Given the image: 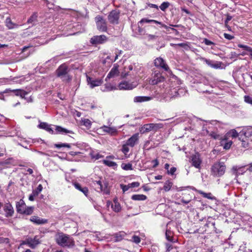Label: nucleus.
<instances>
[{"mask_svg": "<svg viewBox=\"0 0 252 252\" xmlns=\"http://www.w3.org/2000/svg\"><path fill=\"white\" fill-rule=\"evenodd\" d=\"M55 240L57 244L63 247L71 248L75 245L71 237L62 232L58 233L55 235Z\"/></svg>", "mask_w": 252, "mask_h": 252, "instance_id": "obj_1", "label": "nucleus"}, {"mask_svg": "<svg viewBox=\"0 0 252 252\" xmlns=\"http://www.w3.org/2000/svg\"><path fill=\"white\" fill-rule=\"evenodd\" d=\"M226 166L224 162H217L211 167V175L214 177H220L224 174Z\"/></svg>", "mask_w": 252, "mask_h": 252, "instance_id": "obj_2", "label": "nucleus"}, {"mask_svg": "<svg viewBox=\"0 0 252 252\" xmlns=\"http://www.w3.org/2000/svg\"><path fill=\"white\" fill-rule=\"evenodd\" d=\"M69 69L65 64H62L56 70L57 76L60 77L63 81L68 82L71 77L68 74Z\"/></svg>", "mask_w": 252, "mask_h": 252, "instance_id": "obj_3", "label": "nucleus"}, {"mask_svg": "<svg viewBox=\"0 0 252 252\" xmlns=\"http://www.w3.org/2000/svg\"><path fill=\"white\" fill-rule=\"evenodd\" d=\"M167 86L166 83H163L162 85H158V87L160 88V95L163 98L166 99V100L174 96L173 92L176 93V90L175 88L171 89Z\"/></svg>", "mask_w": 252, "mask_h": 252, "instance_id": "obj_4", "label": "nucleus"}, {"mask_svg": "<svg viewBox=\"0 0 252 252\" xmlns=\"http://www.w3.org/2000/svg\"><path fill=\"white\" fill-rule=\"evenodd\" d=\"M95 21L97 29L99 31L101 32H106L107 31V22L102 16L98 15L95 17Z\"/></svg>", "mask_w": 252, "mask_h": 252, "instance_id": "obj_5", "label": "nucleus"}, {"mask_svg": "<svg viewBox=\"0 0 252 252\" xmlns=\"http://www.w3.org/2000/svg\"><path fill=\"white\" fill-rule=\"evenodd\" d=\"M158 67L162 69L165 71V76L168 77L173 75L166 62L161 58H158Z\"/></svg>", "mask_w": 252, "mask_h": 252, "instance_id": "obj_6", "label": "nucleus"}, {"mask_svg": "<svg viewBox=\"0 0 252 252\" xmlns=\"http://www.w3.org/2000/svg\"><path fill=\"white\" fill-rule=\"evenodd\" d=\"M108 40L107 37L104 35H95L90 39V43L93 45L101 44Z\"/></svg>", "mask_w": 252, "mask_h": 252, "instance_id": "obj_7", "label": "nucleus"}, {"mask_svg": "<svg viewBox=\"0 0 252 252\" xmlns=\"http://www.w3.org/2000/svg\"><path fill=\"white\" fill-rule=\"evenodd\" d=\"M120 16V12L117 10L111 11L108 16L109 22L112 24H118Z\"/></svg>", "mask_w": 252, "mask_h": 252, "instance_id": "obj_8", "label": "nucleus"}, {"mask_svg": "<svg viewBox=\"0 0 252 252\" xmlns=\"http://www.w3.org/2000/svg\"><path fill=\"white\" fill-rule=\"evenodd\" d=\"M190 160L191 164L193 166L198 169L200 168L202 159H201L200 155L198 153H196L195 154L192 155L190 157Z\"/></svg>", "mask_w": 252, "mask_h": 252, "instance_id": "obj_9", "label": "nucleus"}, {"mask_svg": "<svg viewBox=\"0 0 252 252\" xmlns=\"http://www.w3.org/2000/svg\"><path fill=\"white\" fill-rule=\"evenodd\" d=\"M96 184L98 186V188L100 189L104 194L109 195L110 194V189L108 187V183L107 182L98 181L96 182Z\"/></svg>", "mask_w": 252, "mask_h": 252, "instance_id": "obj_10", "label": "nucleus"}, {"mask_svg": "<svg viewBox=\"0 0 252 252\" xmlns=\"http://www.w3.org/2000/svg\"><path fill=\"white\" fill-rule=\"evenodd\" d=\"M87 81L91 88L101 85L103 83V80L101 79H94L87 76Z\"/></svg>", "mask_w": 252, "mask_h": 252, "instance_id": "obj_11", "label": "nucleus"}, {"mask_svg": "<svg viewBox=\"0 0 252 252\" xmlns=\"http://www.w3.org/2000/svg\"><path fill=\"white\" fill-rule=\"evenodd\" d=\"M27 242L29 243V247L32 249L35 248L40 243V241L38 236H35L33 238L27 237Z\"/></svg>", "mask_w": 252, "mask_h": 252, "instance_id": "obj_12", "label": "nucleus"}, {"mask_svg": "<svg viewBox=\"0 0 252 252\" xmlns=\"http://www.w3.org/2000/svg\"><path fill=\"white\" fill-rule=\"evenodd\" d=\"M3 211L4 215L7 218L12 217L14 212L13 208L10 203H6L4 205Z\"/></svg>", "mask_w": 252, "mask_h": 252, "instance_id": "obj_13", "label": "nucleus"}, {"mask_svg": "<svg viewBox=\"0 0 252 252\" xmlns=\"http://www.w3.org/2000/svg\"><path fill=\"white\" fill-rule=\"evenodd\" d=\"M144 23H149L150 24V25L148 26V30H150V29H152L154 30V31H156V28L155 27H153V24H158V21L154 20H150L146 18H143L141 20V21L138 23V27L141 26H142V24Z\"/></svg>", "mask_w": 252, "mask_h": 252, "instance_id": "obj_14", "label": "nucleus"}, {"mask_svg": "<svg viewBox=\"0 0 252 252\" xmlns=\"http://www.w3.org/2000/svg\"><path fill=\"white\" fill-rule=\"evenodd\" d=\"M103 131L108 133L111 135H115L117 134L118 130L116 127H110L106 126H103L101 127Z\"/></svg>", "mask_w": 252, "mask_h": 252, "instance_id": "obj_15", "label": "nucleus"}, {"mask_svg": "<svg viewBox=\"0 0 252 252\" xmlns=\"http://www.w3.org/2000/svg\"><path fill=\"white\" fill-rule=\"evenodd\" d=\"M119 73V71L118 69V66L114 65L106 77L105 81H108V79L118 76Z\"/></svg>", "mask_w": 252, "mask_h": 252, "instance_id": "obj_16", "label": "nucleus"}, {"mask_svg": "<svg viewBox=\"0 0 252 252\" xmlns=\"http://www.w3.org/2000/svg\"><path fill=\"white\" fill-rule=\"evenodd\" d=\"M42 186L41 184H39L38 187L35 189L32 190V192L31 194L30 195L29 197V199L30 201H33L34 200V197L37 196L39 193L42 190Z\"/></svg>", "mask_w": 252, "mask_h": 252, "instance_id": "obj_17", "label": "nucleus"}, {"mask_svg": "<svg viewBox=\"0 0 252 252\" xmlns=\"http://www.w3.org/2000/svg\"><path fill=\"white\" fill-rule=\"evenodd\" d=\"M139 138V134L135 133L133 134L131 137H130L127 141L126 143L127 145H129L131 147H133L137 143Z\"/></svg>", "mask_w": 252, "mask_h": 252, "instance_id": "obj_18", "label": "nucleus"}, {"mask_svg": "<svg viewBox=\"0 0 252 252\" xmlns=\"http://www.w3.org/2000/svg\"><path fill=\"white\" fill-rule=\"evenodd\" d=\"M118 87L120 90H132L136 87V85L123 82L119 84Z\"/></svg>", "mask_w": 252, "mask_h": 252, "instance_id": "obj_19", "label": "nucleus"}, {"mask_svg": "<svg viewBox=\"0 0 252 252\" xmlns=\"http://www.w3.org/2000/svg\"><path fill=\"white\" fill-rule=\"evenodd\" d=\"M30 220L36 224H43L47 223L48 220L46 219H41L35 216H32Z\"/></svg>", "mask_w": 252, "mask_h": 252, "instance_id": "obj_20", "label": "nucleus"}, {"mask_svg": "<svg viewBox=\"0 0 252 252\" xmlns=\"http://www.w3.org/2000/svg\"><path fill=\"white\" fill-rule=\"evenodd\" d=\"M245 166L238 167L233 166L232 168V173L235 175L236 177H238L239 175L243 174L246 172L244 169Z\"/></svg>", "mask_w": 252, "mask_h": 252, "instance_id": "obj_21", "label": "nucleus"}, {"mask_svg": "<svg viewBox=\"0 0 252 252\" xmlns=\"http://www.w3.org/2000/svg\"><path fill=\"white\" fill-rule=\"evenodd\" d=\"M73 185L76 189L81 191L86 196H88L89 193L88 188L86 187H82L81 185L77 182L73 183Z\"/></svg>", "mask_w": 252, "mask_h": 252, "instance_id": "obj_22", "label": "nucleus"}, {"mask_svg": "<svg viewBox=\"0 0 252 252\" xmlns=\"http://www.w3.org/2000/svg\"><path fill=\"white\" fill-rule=\"evenodd\" d=\"M38 127L46 130L47 131H48L51 134H55L54 131L51 128V125H49L47 123H40V124L38 125Z\"/></svg>", "mask_w": 252, "mask_h": 252, "instance_id": "obj_23", "label": "nucleus"}, {"mask_svg": "<svg viewBox=\"0 0 252 252\" xmlns=\"http://www.w3.org/2000/svg\"><path fill=\"white\" fill-rule=\"evenodd\" d=\"M5 23L6 27L9 30L17 28L19 27V25L13 23L9 17L6 18Z\"/></svg>", "mask_w": 252, "mask_h": 252, "instance_id": "obj_24", "label": "nucleus"}, {"mask_svg": "<svg viewBox=\"0 0 252 252\" xmlns=\"http://www.w3.org/2000/svg\"><path fill=\"white\" fill-rule=\"evenodd\" d=\"M26 205L24 201L21 199L20 201L16 203V209L18 213L20 214L23 213Z\"/></svg>", "mask_w": 252, "mask_h": 252, "instance_id": "obj_25", "label": "nucleus"}, {"mask_svg": "<svg viewBox=\"0 0 252 252\" xmlns=\"http://www.w3.org/2000/svg\"><path fill=\"white\" fill-rule=\"evenodd\" d=\"M168 225L169 223L167 224V228L165 232L166 239L169 242H175L173 239V232L170 229V228H168Z\"/></svg>", "mask_w": 252, "mask_h": 252, "instance_id": "obj_26", "label": "nucleus"}, {"mask_svg": "<svg viewBox=\"0 0 252 252\" xmlns=\"http://www.w3.org/2000/svg\"><path fill=\"white\" fill-rule=\"evenodd\" d=\"M238 136L237 131L233 129L228 132L225 135L223 136V140H227L228 137H232V138H236Z\"/></svg>", "mask_w": 252, "mask_h": 252, "instance_id": "obj_27", "label": "nucleus"}, {"mask_svg": "<svg viewBox=\"0 0 252 252\" xmlns=\"http://www.w3.org/2000/svg\"><path fill=\"white\" fill-rule=\"evenodd\" d=\"M111 208L115 212H119L121 210L120 204L118 202V199L115 198L113 200V204L111 205Z\"/></svg>", "mask_w": 252, "mask_h": 252, "instance_id": "obj_28", "label": "nucleus"}, {"mask_svg": "<svg viewBox=\"0 0 252 252\" xmlns=\"http://www.w3.org/2000/svg\"><path fill=\"white\" fill-rule=\"evenodd\" d=\"M155 125L153 124H146L142 127L141 131L143 133L149 132L154 129Z\"/></svg>", "mask_w": 252, "mask_h": 252, "instance_id": "obj_29", "label": "nucleus"}, {"mask_svg": "<svg viewBox=\"0 0 252 252\" xmlns=\"http://www.w3.org/2000/svg\"><path fill=\"white\" fill-rule=\"evenodd\" d=\"M152 97L149 96H138L134 98V102H142L150 100Z\"/></svg>", "mask_w": 252, "mask_h": 252, "instance_id": "obj_30", "label": "nucleus"}, {"mask_svg": "<svg viewBox=\"0 0 252 252\" xmlns=\"http://www.w3.org/2000/svg\"><path fill=\"white\" fill-rule=\"evenodd\" d=\"M56 131L59 133H73L71 130H69L66 128H63L61 126H56Z\"/></svg>", "mask_w": 252, "mask_h": 252, "instance_id": "obj_31", "label": "nucleus"}, {"mask_svg": "<svg viewBox=\"0 0 252 252\" xmlns=\"http://www.w3.org/2000/svg\"><path fill=\"white\" fill-rule=\"evenodd\" d=\"M210 135L211 136L212 138H213L214 139H218L220 141V145H223V142L224 141L223 140V136H222L221 135L215 132H212Z\"/></svg>", "mask_w": 252, "mask_h": 252, "instance_id": "obj_32", "label": "nucleus"}, {"mask_svg": "<svg viewBox=\"0 0 252 252\" xmlns=\"http://www.w3.org/2000/svg\"><path fill=\"white\" fill-rule=\"evenodd\" d=\"M146 198V196L143 194H134L131 196V199L133 200H145Z\"/></svg>", "mask_w": 252, "mask_h": 252, "instance_id": "obj_33", "label": "nucleus"}, {"mask_svg": "<svg viewBox=\"0 0 252 252\" xmlns=\"http://www.w3.org/2000/svg\"><path fill=\"white\" fill-rule=\"evenodd\" d=\"M173 185V183L169 181H167L163 184V187L162 189H163L165 191H169Z\"/></svg>", "mask_w": 252, "mask_h": 252, "instance_id": "obj_34", "label": "nucleus"}, {"mask_svg": "<svg viewBox=\"0 0 252 252\" xmlns=\"http://www.w3.org/2000/svg\"><path fill=\"white\" fill-rule=\"evenodd\" d=\"M121 167L125 170H132L133 169L132 165L131 163H124L121 164Z\"/></svg>", "mask_w": 252, "mask_h": 252, "instance_id": "obj_35", "label": "nucleus"}, {"mask_svg": "<svg viewBox=\"0 0 252 252\" xmlns=\"http://www.w3.org/2000/svg\"><path fill=\"white\" fill-rule=\"evenodd\" d=\"M200 194H201L204 197L210 199H214L215 197L212 195L211 193H205L202 191H199Z\"/></svg>", "mask_w": 252, "mask_h": 252, "instance_id": "obj_36", "label": "nucleus"}, {"mask_svg": "<svg viewBox=\"0 0 252 252\" xmlns=\"http://www.w3.org/2000/svg\"><path fill=\"white\" fill-rule=\"evenodd\" d=\"M232 144V141L225 140L223 142V145H222L224 149L228 150L230 148Z\"/></svg>", "mask_w": 252, "mask_h": 252, "instance_id": "obj_37", "label": "nucleus"}, {"mask_svg": "<svg viewBox=\"0 0 252 252\" xmlns=\"http://www.w3.org/2000/svg\"><path fill=\"white\" fill-rule=\"evenodd\" d=\"M33 211V207H26L23 214H26L27 215H31Z\"/></svg>", "mask_w": 252, "mask_h": 252, "instance_id": "obj_38", "label": "nucleus"}, {"mask_svg": "<svg viewBox=\"0 0 252 252\" xmlns=\"http://www.w3.org/2000/svg\"><path fill=\"white\" fill-rule=\"evenodd\" d=\"M103 162L105 165L109 167H115L117 166V163L111 160H104Z\"/></svg>", "mask_w": 252, "mask_h": 252, "instance_id": "obj_39", "label": "nucleus"}, {"mask_svg": "<svg viewBox=\"0 0 252 252\" xmlns=\"http://www.w3.org/2000/svg\"><path fill=\"white\" fill-rule=\"evenodd\" d=\"M170 5V3L167 1L163 2L161 4V5L159 6L160 9L164 11Z\"/></svg>", "mask_w": 252, "mask_h": 252, "instance_id": "obj_40", "label": "nucleus"}, {"mask_svg": "<svg viewBox=\"0 0 252 252\" xmlns=\"http://www.w3.org/2000/svg\"><path fill=\"white\" fill-rule=\"evenodd\" d=\"M37 18V14L36 13H33L28 20V23H32L36 21Z\"/></svg>", "mask_w": 252, "mask_h": 252, "instance_id": "obj_41", "label": "nucleus"}, {"mask_svg": "<svg viewBox=\"0 0 252 252\" xmlns=\"http://www.w3.org/2000/svg\"><path fill=\"white\" fill-rule=\"evenodd\" d=\"M145 38L148 41H154L156 40L157 36L155 34L147 33Z\"/></svg>", "mask_w": 252, "mask_h": 252, "instance_id": "obj_42", "label": "nucleus"}, {"mask_svg": "<svg viewBox=\"0 0 252 252\" xmlns=\"http://www.w3.org/2000/svg\"><path fill=\"white\" fill-rule=\"evenodd\" d=\"M170 45L171 46L174 47L175 48H176L177 46L183 47L185 49H186L188 47L186 43H180L178 44L170 43Z\"/></svg>", "mask_w": 252, "mask_h": 252, "instance_id": "obj_43", "label": "nucleus"}, {"mask_svg": "<svg viewBox=\"0 0 252 252\" xmlns=\"http://www.w3.org/2000/svg\"><path fill=\"white\" fill-rule=\"evenodd\" d=\"M158 25H161V27H160V28H164V29H165L166 30V31H167V32H169L170 30H172V31H175V32H176V34H178V33H179V32H178V31H177L176 30H175V29H173V28H171L170 27H167V26H166V25H163L161 24L160 22H158Z\"/></svg>", "mask_w": 252, "mask_h": 252, "instance_id": "obj_44", "label": "nucleus"}, {"mask_svg": "<svg viewBox=\"0 0 252 252\" xmlns=\"http://www.w3.org/2000/svg\"><path fill=\"white\" fill-rule=\"evenodd\" d=\"M157 73H156V71H154V78L153 79H151L150 80V84L152 85H157L158 84V77H157Z\"/></svg>", "mask_w": 252, "mask_h": 252, "instance_id": "obj_45", "label": "nucleus"}, {"mask_svg": "<svg viewBox=\"0 0 252 252\" xmlns=\"http://www.w3.org/2000/svg\"><path fill=\"white\" fill-rule=\"evenodd\" d=\"M114 89H115V87L112 86L109 84H106L105 85V88L104 90H102V91H103V92L110 91Z\"/></svg>", "mask_w": 252, "mask_h": 252, "instance_id": "obj_46", "label": "nucleus"}, {"mask_svg": "<svg viewBox=\"0 0 252 252\" xmlns=\"http://www.w3.org/2000/svg\"><path fill=\"white\" fill-rule=\"evenodd\" d=\"M140 240L141 238L139 236H137L135 234L131 238V241L136 244L139 243Z\"/></svg>", "mask_w": 252, "mask_h": 252, "instance_id": "obj_47", "label": "nucleus"}, {"mask_svg": "<svg viewBox=\"0 0 252 252\" xmlns=\"http://www.w3.org/2000/svg\"><path fill=\"white\" fill-rule=\"evenodd\" d=\"M55 147L58 148H61L62 147H66L68 148H70V145L67 143H61V144H56Z\"/></svg>", "mask_w": 252, "mask_h": 252, "instance_id": "obj_48", "label": "nucleus"}, {"mask_svg": "<svg viewBox=\"0 0 252 252\" xmlns=\"http://www.w3.org/2000/svg\"><path fill=\"white\" fill-rule=\"evenodd\" d=\"M82 123L83 125L85 126L86 127H90L91 126V122L90 120L88 119H85L82 121Z\"/></svg>", "mask_w": 252, "mask_h": 252, "instance_id": "obj_49", "label": "nucleus"}, {"mask_svg": "<svg viewBox=\"0 0 252 252\" xmlns=\"http://www.w3.org/2000/svg\"><path fill=\"white\" fill-rule=\"evenodd\" d=\"M129 145H127V144H124L122 146V151L125 154H126L129 151V149L128 147Z\"/></svg>", "mask_w": 252, "mask_h": 252, "instance_id": "obj_50", "label": "nucleus"}, {"mask_svg": "<svg viewBox=\"0 0 252 252\" xmlns=\"http://www.w3.org/2000/svg\"><path fill=\"white\" fill-rule=\"evenodd\" d=\"M10 242L9 239L8 238H4L0 236V244H9Z\"/></svg>", "mask_w": 252, "mask_h": 252, "instance_id": "obj_51", "label": "nucleus"}, {"mask_svg": "<svg viewBox=\"0 0 252 252\" xmlns=\"http://www.w3.org/2000/svg\"><path fill=\"white\" fill-rule=\"evenodd\" d=\"M245 101L248 103L252 104V97L249 95H246L244 97Z\"/></svg>", "mask_w": 252, "mask_h": 252, "instance_id": "obj_52", "label": "nucleus"}, {"mask_svg": "<svg viewBox=\"0 0 252 252\" xmlns=\"http://www.w3.org/2000/svg\"><path fill=\"white\" fill-rule=\"evenodd\" d=\"M221 63L220 62H217L215 63H212L211 67L217 69V68H219L221 67Z\"/></svg>", "mask_w": 252, "mask_h": 252, "instance_id": "obj_53", "label": "nucleus"}, {"mask_svg": "<svg viewBox=\"0 0 252 252\" xmlns=\"http://www.w3.org/2000/svg\"><path fill=\"white\" fill-rule=\"evenodd\" d=\"M224 37L225 38L228 39V40H232L234 38V36L233 35H231L229 34L224 33L223 34Z\"/></svg>", "mask_w": 252, "mask_h": 252, "instance_id": "obj_54", "label": "nucleus"}, {"mask_svg": "<svg viewBox=\"0 0 252 252\" xmlns=\"http://www.w3.org/2000/svg\"><path fill=\"white\" fill-rule=\"evenodd\" d=\"M232 16H230L229 14L226 15V19H225L224 21V24L225 26H227L228 23L229 21H230L232 19Z\"/></svg>", "mask_w": 252, "mask_h": 252, "instance_id": "obj_55", "label": "nucleus"}, {"mask_svg": "<svg viewBox=\"0 0 252 252\" xmlns=\"http://www.w3.org/2000/svg\"><path fill=\"white\" fill-rule=\"evenodd\" d=\"M139 185L140 184L138 182H134L129 184V186H130L131 188L138 187Z\"/></svg>", "mask_w": 252, "mask_h": 252, "instance_id": "obj_56", "label": "nucleus"}, {"mask_svg": "<svg viewBox=\"0 0 252 252\" xmlns=\"http://www.w3.org/2000/svg\"><path fill=\"white\" fill-rule=\"evenodd\" d=\"M176 171V168L173 167H171L170 170H168L167 172L168 174L174 175Z\"/></svg>", "mask_w": 252, "mask_h": 252, "instance_id": "obj_57", "label": "nucleus"}, {"mask_svg": "<svg viewBox=\"0 0 252 252\" xmlns=\"http://www.w3.org/2000/svg\"><path fill=\"white\" fill-rule=\"evenodd\" d=\"M121 187L124 192H126L128 190L129 188H131L130 186H129V184L127 185H121Z\"/></svg>", "mask_w": 252, "mask_h": 252, "instance_id": "obj_58", "label": "nucleus"}, {"mask_svg": "<svg viewBox=\"0 0 252 252\" xmlns=\"http://www.w3.org/2000/svg\"><path fill=\"white\" fill-rule=\"evenodd\" d=\"M204 43L206 45H214V43L212 41L208 40V39L207 38H205L204 39Z\"/></svg>", "mask_w": 252, "mask_h": 252, "instance_id": "obj_59", "label": "nucleus"}, {"mask_svg": "<svg viewBox=\"0 0 252 252\" xmlns=\"http://www.w3.org/2000/svg\"><path fill=\"white\" fill-rule=\"evenodd\" d=\"M202 60L206 63V64H207L208 65H209L210 66H211L212 65V61H210V60H208V59H206L205 58H203L202 59Z\"/></svg>", "mask_w": 252, "mask_h": 252, "instance_id": "obj_60", "label": "nucleus"}, {"mask_svg": "<svg viewBox=\"0 0 252 252\" xmlns=\"http://www.w3.org/2000/svg\"><path fill=\"white\" fill-rule=\"evenodd\" d=\"M238 46L240 48H243L244 49H245L246 51H248L249 47V46H248L241 44H239L238 45Z\"/></svg>", "mask_w": 252, "mask_h": 252, "instance_id": "obj_61", "label": "nucleus"}, {"mask_svg": "<svg viewBox=\"0 0 252 252\" xmlns=\"http://www.w3.org/2000/svg\"><path fill=\"white\" fill-rule=\"evenodd\" d=\"M28 94V93L24 90H22V92L20 93V94L19 96H20L22 98H25V95H26Z\"/></svg>", "mask_w": 252, "mask_h": 252, "instance_id": "obj_62", "label": "nucleus"}, {"mask_svg": "<svg viewBox=\"0 0 252 252\" xmlns=\"http://www.w3.org/2000/svg\"><path fill=\"white\" fill-rule=\"evenodd\" d=\"M22 92L21 90L20 89H16L12 90V92H14L15 93V95L17 96H19L20 94V93Z\"/></svg>", "mask_w": 252, "mask_h": 252, "instance_id": "obj_63", "label": "nucleus"}, {"mask_svg": "<svg viewBox=\"0 0 252 252\" xmlns=\"http://www.w3.org/2000/svg\"><path fill=\"white\" fill-rule=\"evenodd\" d=\"M30 32L28 31L27 30H26L23 33H22V36L23 37H27L28 36L30 35Z\"/></svg>", "mask_w": 252, "mask_h": 252, "instance_id": "obj_64", "label": "nucleus"}]
</instances>
